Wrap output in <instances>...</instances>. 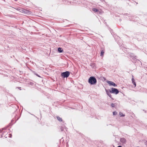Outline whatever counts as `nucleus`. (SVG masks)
<instances>
[{"instance_id": "f257e3e1", "label": "nucleus", "mask_w": 147, "mask_h": 147, "mask_svg": "<svg viewBox=\"0 0 147 147\" xmlns=\"http://www.w3.org/2000/svg\"><path fill=\"white\" fill-rule=\"evenodd\" d=\"M88 82L91 84H94L96 83L97 81L94 77H91L89 78Z\"/></svg>"}, {"instance_id": "f03ea898", "label": "nucleus", "mask_w": 147, "mask_h": 147, "mask_svg": "<svg viewBox=\"0 0 147 147\" xmlns=\"http://www.w3.org/2000/svg\"><path fill=\"white\" fill-rule=\"evenodd\" d=\"M69 74L70 73L69 71H66L62 73L61 75L63 78H65L68 77L69 76Z\"/></svg>"}, {"instance_id": "7ed1b4c3", "label": "nucleus", "mask_w": 147, "mask_h": 147, "mask_svg": "<svg viewBox=\"0 0 147 147\" xmlns=\"http://www.w3.org/2000/svg\"><path fill=\"white\" fill-rule=\"evenodd\" d=\"M110 92L111 93H115L116 94L119 93V91L117 89L115 88H111V90H110Z\"/></svg>"}, {"instance_id": "20e7f679", "label": "nucleus", "mask_w": 147, "mask_h": 147, "mask_svg": "<svg viewBox=\"0 0 147 147\" xmlns=\"http://www.w3.org/2000/svg\"><path fill=\"white\" fill-rule=\"evenodd\" d=\"M107 82L110 86H117L116 84L113 82L108 81Z\"/></svg>"}, {"instance_id": "39448f33", "label": "nucleus", "mask_w": 147, "mask_h": 147, "mask_svg": "<svg viewBox=\"0 0 147 147\" xmlns=\"http://www.w3.org/2000/svg\"><path fill=\"white\" fill-rule=\"evenodd\" d=\"M132 83L134 84V85L135 86V87L136 86V82H135V80L133 76H132Z\"/></svg>"}, {"instance_id": "423d86ee", "label": "nucleus", "mask_w": 147, "mask_h": 147, "mask_svg": "<svg viewBox=\"0 0 147 147\" xmlns=\"http://www.w3.org/2000/svg\"><path fill=\"white\" fill-rule=\"evenodd\" d=\"M120 141L123 143H125L126 142V140L124 138H122L120 139Z\"/></svg>"}, {"instance_id": "0eeeda50", "label": "nucleus", "mask_w": 147, "mask_h": 147, "mask_svg": "<svg viewBox=\"0 0 147 147\" xmlns=\"http://www.w3.org/2000/svg\"><path fill=\"white\" fill-rule=\"evenodd\" d=\"M58 51L59 53H62L63 52V50L62 48L59 47L58 48Z\"/></svg>"}, {"instance_id": "6e6552de", "label": "nucleus", "mask_w": 147, "mask_h": 147, "mask_svg": "<svg viewBox=\"0 0 147 147\" xmlns=\"http://www.w3.org/2000/svg\"><path fill=\"white\" fill-rule=\"evenodd\" d=\"M57 119L59 121H62V119L60 117H59L58 116L57 117Z\"/></svg>"}, {"instance_id": "1a4fd4ad", "label": "nucleus", "mask_w": 147, "mask_h": 147, "mask_svg": "<svg viewBox=\"0 0 147 147\" xmlns=\"http://www.w3.org/2000/svg\"><path fill=\"white\" fill-rule=\"evenodd\" d=\"M104 51L103 50L102 51H101L100 55L102 57H103L104 55Z\"/></svg>"}, {"instance_id": "9d476101", "label": "nucleus", "mask_w": 147, "mask_h": 147, "mask_svg": "<svg viewBox=\"0 0 147 147\" xmlns=\"http://www.w3.org/2000/svg\"><path fill=\"white\" fill-rule=\"evenodd\" d=\"M92 10L95 12H98L99 11V10L98 9L95 8H93Z\"/></svg>"}, {"instance_id": "9b49d317", "label": "nucleus", "mask_w": 147, "mask_h": 147, "mask_svg": "<svg viewBox=\"0 0 147 147\" xmlns=\"http://www.w3.org/2000/svg\"><path fill=\"white\" fill-rule=\"evenodd\" d=\"M106 91L107 92V95L110 97H111V94H109V92H108V91L107 90H106Z\"/></svg>"}, {"instance_id": "f8f14e48", "label": "nucleus", "mask_w": 147, "mask_h": 147, "mask_svg": "<svg viewBox=\"0 0 147 147\" xmlns=\"http://www.w3.org/2000/svg\"><path fill=\"white\" fill-rule=\"evenodd\" d=\"M119 114V115L121 117H124L125 116L124 115H123L122 113L121 112H120Z\"/></svg>"}, {"instance_id": "ddd939ff", "label": "nucleus", "mask_w": 147, "mask_h": 147, "mask_svg": "<svg viewBox=\"0 0 147 147\" xmlns=\"http://www.w3.org/2000/svg\"><path fill=\"white\" fill-rule=\"evenodd\" d=\"M111 105L112 107H115V104L113 103L111 104Z\"/></svg>"}, {"instance_id": "4468645a", "label": "nucleus", "mask_w": 147, "mask_h": 147, "mask_svg": "<svg viewBox=\"0 0 147 147\" xmlns=\"http://www.w3.org/2000/svg\"><path fill=\"white\" fill-rule=\"evenodd\" d=\"M113 114L114 115H116L117 114V113L116 112H113Z\"/></svg>"}, {"instance_id": "2eb2a0df", "label": "nucleus", "mask_w": 147, "mask_h": 147, "mask_svg": "<svg viewBox=\"0 0 147 147\" xmlns=\"http://www.w3.org/2000/svg\"><path fill=\"white\" fill-rule=\"evenodd\" d=\"M5 130V129H3L2 130V131H1V132H4V130Z\"/></svg>"}, {"instance_id": "dca6fc26", "label": "nucleus", "mask_w": 147, "mask_h": 147, "mask_svg": "<svg viewBox=\"0 0 147 147\" xmlns=\"http://www.w3.org/2000/svg\"><path fill=\"white\" fill-rule=\"evenodd\" d=\"M117 147H122V146H118Z\"/></svg>"}]
</instances>
